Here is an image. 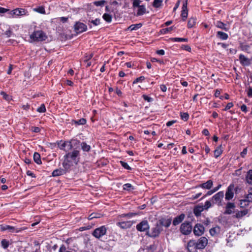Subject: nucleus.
Listing matches in <instances>:
<instances>
[{
    "mask_svg": "<svg viewBox=\"0 0 252 252\" xmlns=\"http://www.w3.org/2000/svg\"><path fill=\"white\" fill-rule=\"evenodd\" d=\"M136 228L137 230L143 232L149 229V225L147 220H142L139 223L137 224Z\"/></svg>",
    "mask_w": 252,
    "mask_h": 252,
    "instance_id": "13",
    "label": "nucleus"
},
{
    "mask_svg": "<svg viewBox=\"0 0 252 252\" xmlns=\"http://www.w3.org/2000/svg\"><path fill=\"white\" fill-rule=\"evenodd\" d=\"M160 88L161 90L163 92H165L166 91L167 88L165 85H161L160 86Z\"/></svg>",
    "mask_w": 252,
    "mask_h": 252,
    "instance_id": "62",
    "label": "nucleus"
},
{
    "mask_svg": "<svg viewBox=\"0 0 252 252\" xmlns=\"http://www.w3.org/2000/svg\"><path fill=\"white\" fill-rule=\"evenodd\" d=\"M192 230V226L190 222H184L180 227V231L184 235L189 234Z\"/></svg>",
    "mask_w": 252,
    "mask_h": 252,
    "instance_id": "9",
    "label": "nucleus"
},
{
    "mask_svg": "<svg viewBox=\"0 0 252 252\" xmlns=\"http://www.w3.org/2000/svg\"><path fill=\"white\" fill-rule=\"evenodd\" d=\"M217 36L218 38L222 40H226L228 38V37L227 33L220 31L217 32Z\"/></svg>",
    "mask_w": 252,
    "mask_h": 252,
    "instance_id": "31",
    "label": "nucleus"
},
{
    "mask_svg": "<svg viewBox=\"0 0 252 252\" xmlns=\"http://www.w3.org/2000/svg\"><path fill=\"white\" fill-rule=\"evenodd\" d=\"M204 210L203 205H198L196 206L193 210L194 215L198 217L201 215L202 212Z\"/></svg>",
    "mask_w": 252,
    "mask_h": 252,
    "instance_id": "25",
    "label": "nucleus"
},
{
    "mask_svg": "<svg viewBox=\"0 0 252 252\" xmlns=\"http://www.w3.org/2000/svg\"><path fill=\"white\" fill-rule=\"evenodd\" d=\"M216 27L225 31H227L229 30V27L227 25L220 21H217L214 23Z\"/></svg>",
    "mask_w": 252,
    "mask_h": 252,
    "instance_id": "21",
    "label": "nucleus"
},
{
    "mask_svg": "<svg viewBox=\"0 0 252 252\" xmlns=\"http://www.w3.org/2000/svg\"><path fill=\"white\" fill-rule=\"evenodd\" d=\"M145 77L144 76H140L138 78H137L133 82V84H136L139 82H142L144 80Z\"/></svg>",
    "mask_w": 252,
    "mask_h": 252,
    "instance_id": "54",
    "label": "nucleus"
},
{
    "mask_svg": "<svg viewBox=\"0 0 252 252\" xmlns=\"http://www.w3.org/2000/svg\"><path fill=\"white\" fill-rule=\"evenodd\" d=\"M162 4V0H154L153 2V6L155 8H159Z\"/></svg>",
    "mask_w": 252,
    "mask_h": 252,
    "instance_id": "35",
    "label": "nucleus"
},
{
    "mask_svg": "<svg viewBox=\"0 0 252 252\" xmlns=\"http://www.w3.org/2000/svg\"><path fill=\"white\" fill-rule=\"evenodd\" d=\"M123 189L124 190L130 191L134 189V188L130 184L127 183L123 185Z\"/></svg>",
    "mask_w": 252,
    "mask_h": 252,
    "instance_id": "37",
    "label": "nucleus"
},
{
    "mask_svg": "<svg viewBox=\"0 0 252 252\" xmlns=\"http://www.w3.org/2000/svg\"><path fill=\"white\" fill-rule=\"evenodd\" d=\"M106 232V229L104 226L95 229L93 234L96 238H100L104 235Z\"/></svg>",
    "mask_w": 252,
    "mask_h": 252,
    "instance_id": "11",
    "label": "nucleus"
},
{
    "mask_svg": "<svg viewBox=\"0 0 252 252\" xmlns=\"http://www.w3.org/2000/svg\"><path fill=\"white\" fill-rule=\"evenodd\" d=\"M7 11L9 12V10L8 9H6V8H3V7H0V13H4Z\"/></svg>",
    "mask_w": 252,
    "mask_h": 252,
    "instance_id": "61",
    "label": "nucleus"
},
{
    "mask_svg": "<svg viewBox=\"0 0 252 252\" xmlns=\"http://www.w3.org/2000/svg\"><path fill=\"white\" fill-rule=\"evenodd\" d=\"M120 163H121L122 166L123 167H124L125 169H127V170H130L131 169L130 167L128 165V164L126 162H125L123 161H121Z\"/></svg>",
    "mask_w": 252,
    "mask_h": 252,
    "instance_id": "51",
    "label": "nucleus"
},
{
    "mask_svg": "<svg viewBox=\"0 0 252 252\" xmlns=\"http://www.w3.org/2000/svg\"><path fill=\"white\" fill-rule=\"evenodd\" d=\"M159 225H160L162 228L163 226L165 227H168L171 223V219H164L162 218L158 221Z\"/></svg>",
    "mask_w": 252,
    "mask_h": 252,
    "instance_id": "18",
    "label": "nucleus"
},
{
    "mask_svg": "<svg viewBox=\"0 0 252 252\" xmlns=\"http://www.w3.org/2000/svg\"><path fill=\"white\" fill-rule=\"evenodd\" d=\"M211 203L210 201L207 200L205 202L204 205H203V207L204 210H207L211 207Z\"/></svg>",
    "mask_w": 252,
    "mask_h": 252,
    "instance_id": "49",
    "label": "nucleus"
},
{
    "mask_svg": "<svg viewBox=\"0 0 252 252\" xmlns=\"http://www.w3.org/2000/svg\"><path fill=\"white\" fill-rule=\"evenodd\" d=\"M80 146L82 150L84 152H89L90 151L91 146L85 142H83L82 143L80 142Z\"/></svg>",
    "mask_w": 252,
    "mask_h": 252,
    "instance_id": "29",
    "label": "nucleus"
},
{
    "mask_svg": "<svg viewBox=\"0 0 252 252\" xmlns=\"http://www.w3.org/2000/svg\"><path fill=\"white\" fill-rule=\"evenodd\" d=\"M63 168H60L59 169L54 170L52 173V176L53 177L61 176L65 174L66 172L69 171L70 170L68 167H66V166L64 165L63 162Z\"/></svg>",
    "mask_w": 252,
    "mask_h": 252,
    "instance_id": "7",
    "label": "nucleus"
},
{
    "mask_svg": "<svg viewBox=\"0 0 252 252\" xmlns=\"http://www.w3.org/2000/svg\"><path fill=\"white\" fill-rule=\"evenodd\" d=\"M74 122L77 125H83L86 123V120L84 118H81L78 120L74 121Z\"/></svg>",
    "mask_w": 252,
    "mask_h": 252,
    "instance_id": "39",
    "label": "nucleus"
},
{
    "mask_svg": "<svg viewBox=\"0 0 252 252\" xmlns=\"http://www.w3.org/2000/svg\"><path fill=\"white\" fill-rule=\"evenodd\" d=\"M241 50L242 51H245L248 53H250V52L249 51L250 50V47L249 45H242L241 46Z\"/></svg>",
    "mask_w": 252,
    "mask_h": 252,
    "instance_id": "48",
    "label": "nucleus"
},
{
    "mask_svg": "<svg viewBox=\"0 0 252 252\" xmlns=\"http://www.w3.org/2000/svg\"><path fill=\"white\" fill-rule=\"evenodd\" d=\"M185 215L183 214H182L180 216L176 217L174 218L173 221V224L174 225H177L179 224L180 223H181L184 219L185 218Z\"/></svg>",
    "mask_w": 252,
    "mask_h": 252,
    "instance_id": "24",
    "label": "nucleus"
},
{
    "mask_svg": "<svg viewBox=\"0 0 252 252\" xmlns=\"http://www.w3.org/2000/svg\"><path fill=\"white\" fill-rule=\"evenodd\" d=\"M115 92L118 96L121 97L122 96V92L119 88H116Z\"/></svg>",
    "mask_w": 252,
    "mask_h": 252,
    "instance_id": "59",
    "label": "nucleus"
},
{
    "mask_svg": "<svg viewBox=\"0 0 252 252\" xmlns=\"http://www.w3.org/2000/svg\"><path fill=\"white\" fill-rule=\"evenodd\" d=\"M246 181L249 185H252V170H249L246 176Z\"/></svg>",
    "mask_w": 252,
    "mask_h": 252,
    "instance_id": "27",
    "label": "nucleus"
},
{
    "mask_svg": "<svg viewBox=\"0 0 252 252\" xmlns=\"http://www.w3.org/2000/svg\"><path fill=\"white\" fill-rule=\"evenodd\" d=\"M157 53L159 55H164L165 52L163 50L161 49V50H158L157 51Z\"/></svg>",
    "mask_w": 252,
    "mask_h": 252,
    "instance_id": "63",
    "label": "nucleus"
},
{
    "mask_svg": "<svg viewBox=\"0 0 252 252\" xmlns=\"http://www.w3.org/2000/svg\"><path fill=\"white\" fill-rule=\"evenodd\" d=\"M209 231L211 235L214 236L220 233V228L217 226L210 229Z\"/></svg>",
    "mask_w": 252,
    "mask_h": 252,
    "instance_id": "30",
    "label": "nucleus"
},
{
    "mask_svg": "<svg viewBox=\"0 0 252 252\" xmlns=\"http://www.w3.org/2000/svg\"><path fill=\"white\" fill-rule=\"evenodd\" d=\"M224 197V193L222 191H220L215 194L212 197V201L213 203L218 204V205L221 206V200Z\"/></svg>",
    "mask_w": 252,
    "mask_h": 252,
    "instance_id": "8",
    "label": "nucleus"
},
{
    "mask_svg": "<svg viewBox=\"0 0 252 252\" xmlns=\"http://www.w3.org/2000/svg\"><path fill=\"white\" fill-rule=\"evenodd\" d=\"M0 94L2 96L3 98L6 100L9 101L11 99V96L8 94H7L4 92H1Z\"/></svg>",
    "mask_w": 252,
    "mask_h": 252,
    "instance_id": "46",
    "label": "nucleus"
},
{
    "mask_svg": "<svg viewBox=\"0 0 252 252\" xmlns=\"http://www.w3.org/2000/svg\"><path fill=\"white\" fill-rule=\"evenodd\" d=\"M105 3V1L103 0L94 2V4L97 6L104 5Z\"/></svg>",
    "mask_w": 252,
    "mask_h": 252,
    "instance_id": "52",
    "label": "nucleus"
},
{
    "mask_svg": "<svg viewBox=\"0 0 252 252\" xmlns=\"http://www.w3.org/2000/svg\"><path fill=\"white\" fill-rule=\"evenodd\" d=\"M33 159L35 162H36L38 164H41V158L40 155L38 153H34L33 155Z\"/></svg>",
    "mask_w": 252,
    "mask_h": 252,
    "instance_id": "32",
    "label": "nucleus"
},
{
    "mask_svg": "<svg viewBox=\"0 0 252 252\" xmlns=\"http://www.w3.org/2000/svg\"><path fill=\"white\" fill-rule=\"evenodd\" d=\"M146 12V8L144 5H141L138 7L136 15L140 16L144 14Z\"/></svg>",
    "mask_w": 252,
    "mask_h": 252,
    "instance_id": "28",
    "label": "nucleus"
},
{
    "mask_svg": "<svg viewBox=\"0 0 252 252\" xmlns=\"http://www.w3.org/2000/svg\"><path fill=\"white\" fill-rule=\"evenodd\" d=\"M196 242L197 249H201L205 247L208 243V239L205 237L200 238Z\"/></svg>",
    "mask_w": 252,
    "mask_h": 252,
    "instance_id": "15",
    "label": "nucleus"
},
{
    "mask_svg": "<svg viewBox=\"0 0 252 252\" xmlns=\"http://www.w3.org/2000/svg\"><path fill=\"white\" fill-rule=\"evenodd\" d=\"M174 42H187L188 39L185 38L175 37L171 39Z\"/></svg>",
    "mask_w": 252,
    "mask_h": 252,
    "instance_id": "40",
    "label": "nucleus"
},
{
    "mask_svg": "<svg viewBox=\"0 0 252 252\" xmlns=\"http://www.w3.org/2000/svg\"><path fill=\"white\" fill-rule=\"evenodd\" d=\"M235 207V204L232 202H227L225 207V214L230 215L233 213L232 210Z\"/></svg>",
    "mask_w": 252,
    "mask_h": 252,
    "instance_id": "19",
    "label": "nucleus"
},
{
    "mask_svg": "<svg viewBox=\"0 0 252 252\" xmlns=\"http://www.w3.org/2000/svg\"><path fill=\"white\" fill-rule=\"evenodd\" d=\"M103 18L107 22H110V15L108 13H105L103 15Z\"/></svg>",
    "mask_w": 252,
    "mask_h": 252,
    "instance_id": "53",
    "label": "nucleus"
},
{
    "mask_svg": "<svg viewBox=\"0 0 252 252\" xmlns=\"http://www.w3.org/2000/svg\"><path fill=\"white\" fill-rule=\"evenodd\" d=\"M247 94L249 97H252V89L250 88L248 91Z\"/></svg>",
    "mask_w": 252,
    "mask_h": 252,
    "instance_id": "64",
    "label": "nucleus"
},
{
    "mask_svg": "<svg viewBox=\"0 0 252 252\" xmlns=\"http://www.w3.org/2000/svg\"><path fill=\"white\" fill-rule=\"evenodd\" d=\"M204 227L201 224H196L194 227L193 233L196 236L202 235L204 232Z\"/></svg>",
    "mask_w": 252,
    "mask_h": 252,
    "instance_id": "14",
    "label": "nucleus"
},
{
    "mask_svg": "<svg viewBox=\"0 0 252 252\" xmlns=\"http://www.w3.org/2000/svg\"><path fill=\"white\" fill-rule=\"evenodd\" d=\"M196 23V19L194 18H190L188 21V27L189 28H192Z\"/></svg>",
    "mask_w": 252,
    "mask_h": 252,
    "instance_id": "36",
    "label": "nucleus"
},
{
    "mask_svg": "<svg viewBox=\"0 0 252 252\" xmlns=\"http://www.w3.org/2000/svg\"><path fill=\"white\" fill-rule=\"evenodd\" d=\"M249 205V203H248V201H246L245 199L241 200L240 202V207L241 208H244L247 206Z\"/></svg>",
    "mask_w": 252,
    "mask_h": 252,
    "instance_id": "45",
    "label": "nucleus"
},
{
    "mask_svg": "<svg viewBox=\"0 0 252 252\" xmlns=\"http://www.w3.org/2000/svg\"><path fill=\"white\" fill-rule=\"evenodd\" d=\"M181 16L182 17L184 20H185L188 16V9H187V0L183 4L182 7V10L181 13Z\"/></svg>",
    "mask_w": 252,
    "mask_h": 252,
    "instance_id": "23",
    "label": "nucleus"
},
{
    "mask_svg": "<svg viewBox=\"0 0 252 252\" xmlns=\"http://www.w3.org/2000/svg\"><path fill=\"white\" fill-rule=\"evenodd\" d=\"M187 248L189 252H193L197 249V244L195 240H190L187 244Z\"/></svg>",
    "mask_w": 252,
    "mask_h": 252,
    "instance_id": "17",
    "label": "nucleus"
},
{
    "mask_svg": "<svg viewBox=\"0 0 252 252\" xmlns=\"http://www.w3.org/2000/svg\"><path fill=\"white\" fill-rule=\"evenodd\" d=\"M46 110V107L44 104H42L37 109V111L39 113H44Z\"/></svg>",
    "mask_w": 252,
    "mask_h": 252,
    "instance_id": "43",
    "label": "nucleus"
},
{
    "mask_svg": "<svg viewBox=\"0 0 252 252\" xmlns=\"http://www.w3.org/2000/svg\"><path fill=\"white\" fill-rule=\"evenodd\" d=\"M142 26V24L141 23L131 25L128 27V30L132 31L134 30H137L140 29Z\"/></svg>",
    "mask_w": 252,
    "mask_h": 252,
    "instance_id": "33",
    "label": "nucleus"
},
{
    "mask_svg": "<svg viewBox=\"0 0 252 252\" xmlns=\"http://www.w3.org/2000/svg\"><path fill=\"white\" fill-rule=\"evenodd\" d=\"M163 230V228L159 225L157 221L155 227H153L151 231L148 232V235L151 237H156L159 235L160 232Z\"/></svg>",
    "mask_w": 252,
    "mask_h": 252,
    "instance_id": "6",
    "label": "nucleus"
},
{
    "mask_svg": "<svg viewBox=\"0 0 252 252\" xmlns=\"http://www.w3.org/2000/svg\"><path fill=\"white\" fill-rule=\"evenodd\" d=\"M172 30H173V27H171L169 28H166L162 29L160 31V32L162 34H166V33H168L169 32H170Z\"/></svg>",
    "mask_w": 252,
    "mask_h": 252,
    "instance_id": "47",
    "label": "nucleus"
},
{
    "mask_svg": "<svg viewBox=\"0 0 252 252\" xmlns=\"http://www.w3.org/2000/svg\"><path fill=\"white\" fill-rule=\"evenodd\" d=\"M80 151L74 149L72 151L67 153L64 156L63 163L66 167L70 169L74 164H77L80 160Z\"/></svg>",
    "mask_w": 252,
    "mask_h": 252,
    "instance_id": "1",
    "label": "nucleus"
},
{
    "mask_svg": "<svg viewBox=\"0 0 252 252\" xmlns=\"http://www.w3.org/2000/svg\"><path fill=\"white\" fill-rule=\"evenodd\" d=\"M234 186L233 185H230L228 187L225 195V199L226 200H231L234 196Z\"/></svg>",
    "mask_w": 252,
    "mask_h": 252,
    "instance_id": "12",
    "label": "nucleus"
},
{
    "mask_svg": "<svg viewBox=\"0 0 252 252\" xmlns=\"http://www.w3.org/2000/svg\"><path fill=\"white\" fill-rule=\"evenodd\" d=\"M239 60L240 63L243 66H249L251 64V60L243 54H240L239 56Z\"/></svg>",
    "mask_w": 252,
    "mask_h": 252,
    "instance_id": "16",
    "label": "nucleus"
},
{
    "mask_svg": "<svg viewBox=\"0 0 252 252\" xmlns=\"http://www.w3.org/2000/svg\"><path fill=\"white\" fill-rule=\"evenodd\" d=\"M213 185V181L211 180H209L206 182L200 184L197 187L201 188L206 189H210Z\"/></svg>",
    "mask_w": 252,
    "mask_h": 252,
    "instance_id": "20",
    "label": "nucleus"
},
{
    "mask_svg": "<svg viewBox=\"0 0 252 252\" xmlns=\"http://www.w3.org/2000/svg\"><path fill=\"white\" fill-rule=\"evenodd\" d=\"M58 146L61 150L66 152H70L72 149H77L80 148V141L77 139H71L70 140L62 141L58 143Z\"/></svg>",
    "mask_w": 252,
    "mask_h": 252,
    "instance_id": "2",
    "label": "nucleus"
},
{
    "mask_svg": "<svg viewBox=\"0 0 252 252\" xmlns=\"http://www.w3.org/2000/svg\"><path fill=\"white\" fill-rule=\"evenodd\" d=\"M235 212L236 213L235 215H234V217L237 219H241L248 213V210L244 209L242 211H237Z\"/></svg>",
    "mask_w": 252,
    "mask_h": 252,
    "instance_id": "22",
    "label": "nucleus"
},
{
    "mask_svg": "<svg viewBox=\"0 0 252 252\" xmlns=\"http://www.w3.org/2000/svg\"><path fill=\"white\" fill-rule=\"evenodd\" d=\"M1 245L3 248L6 249L8 247L9 243L8 241L3 239L1 242Z\"/></svg>",
    "mask_w": 252,
    "mask_h": 252,
    "instance_id": "42",
    "label": "nucleus"
},
{
    "mask_svg": "<svg viewBox=\"0 0 252 252\" xmlns=\"http://www.w3.org/2000/svg\"><path fill=\"white\" fill-rule=\"evenodd\" d=\"M30 42H41L45 41L47 38L46 34L41 30L34 31L30 35Z\"/></svg>",
    "mask_w": 252,
    "mask_h": 252,
    "instance_id": "3",
    "label": "nucleus"
},
{
    "mask_svg": "<svg viewBox=\"0 0 252 252\" xmlns=\"http://www.w3.org/2000/svg\"><path fill=\"white\" fill-rule=\"evenodd\" d=\"M8 14L11 17H18L28 15V11L24 8H16L9 11Z\"/></svg>",
    "mask_w": 252,
    "mask_h": 252,
    "instance_id": "4",
    "label": "nucleus"
},
{
    "mask_svg": "<svg viewBox=\"0 0 252 252\" xmlns=\"http://www.w3.org/2000/svg\"><path fill=\"white\" fill-rule=\"evenodd\" d=\"M99 217L95 213H92L88 217V219L91 220L94 218H97Z\"/></svg>",
    "mask_w": 252,
    "mask_h": 252,
    "instance_id": "56",
    "label": "nucleus"
},
{
    "mask_svg": "<svg viewBox=\"0 0 252 252\" xmlns=\"http://www.w3.org/2000/svg\"><path fill=\"white\" fill-rule=\"evenodd\" d=\"M74 31L77 33H82L87 30V26L84 23L77 22L74 26Z\"/></svg>",
    "mask_w": 252,
    "mask_h": 252,
    "instance_id": "10",
    "label": "nucleus"
},
{
    "mask_svg": "<svg viewBox=\"0 0 252 252\" xmlns=\"http://www.w3.org/2000/svg\"><path fill=\"white\" fill-rule=\"evenodd\" d=\"M222 152V150L221 149V146L220 145V146L218 147L214 151V156L216 158L219 157Z\"/></svg>",
    "mask_w": 252,
    "mask_h": 252,
    "instance_id": "34",
    "label": "nucleus"
},
{
    "mask_svg": "<svg viewBox=\"0 0 252 252\" xmlns=\"http://www.w3.org/2000/svg\"><path fill=\"white\" fill-rule=\"evenodd\" d=\"M0 227L1 230H8V231L10 233H19L23 230H26L27 229V227H26L18 228L8 225H1Z\"/></svg>",
    "mask_w": 252,
    "mask_h": 252,
    "instance_id": "5",
    "label": "nucleus"
},
{
    "mask_svg": "<svg viewBox=\"0 0 252 252\" xmlns=\"http://www.w3.org/2000/svg\"><path fill=\"white\" fill-rule=\"evenodd\" d=\"M117 224L120 227L123 229H126L127 228L130 227L131 225V223L130 221H123L117 222Z\"/></svg>",
    "mask_w": 252,
    "mask_h": 252,
    "instance_id": "26",
    "label": "nucleus"
},
{
    "mask_svg": "<svg viewBox=\"0 0 252 252\" xmlns=\"http://www.w3.org/2000/svg\"><path fill=\"white\" fill-rule=\"evenodd\" d=\"M233 106V104L232 102L228 103L226 106H225V108H224V110L227 111L230 109L231 107H232Z\"/></svg>",
    "mask_w": 252,
    "mask_h": 252,
    "instance_id": "57",
    "label": "nucleus"
},
{
    "mask_svg": "<svg viewBox=\"0 0 252 252\" xmlns=\"http://www.w3.org/2000/svg\"><path fill=\"white\" fill-rule=\"evenodd\" d=\"M247 153V149L245 148L243 150V151L241 153V156L242 157L244 158Z\"/></svg>",
    "mask_w": 252,
    "mask_h": 252,
    "instance_id": "60",
    "label": "nucleus"
},
{
    "mask_svg": "<svg viewBox=\"0 0 252 252\" xmlns=\"http://www.w3.org/2000/svg\"><path fill=\"white\" fill-rule=\"evenodd\" d=\"M181 117L183 120L187 121L189 119V115L187 113H181Z\"/></svg>",
    "mask_w": 252,
    "mask_h": 252,
    "instance_id": "44",
    "label": "nucleus"
},
{
    "mask_svg": "<svg viewBox=\"0 0 252 252\" xmlns=\"http://www.w3.org/2000/svg\"><path fill=\"white\" fill-rule=\"evenodd\" d=\"M141 2V1L140 0H133V6L134 8L135 7H138L139 6H141V5H140V3Z\"/></svg>",
    "mask_w": 252,
    "mask_h": 252,
    "instance_id": "50",
    "label": "nucleus"
},
{
    "mask_svg": "<svg viewBox=\"0 0 252 252\" xmlns=\"http://www.w3.org/2000/svg\"><path fill=\"white\" fill-rule=\"evenodd\" d=\"M33 10L34 11H36V12L41 13V14H45V9L43 6H39L38 7L34 8L33 9Z\"/></svg>",
    "mask_w": 252,
    "mask_h": 252,
    "instance_id": "38",
    "label": "nucleus"
},
{
    "mask_svg": "<svg viewBox=\"0 0 252 252\" xmlns=\"http://www.w3.org/2000/svg\"><path fill=\"white\" fill-rule=\"evenodd\" d=\"M31 129L32 131L35 132V133L39 132L40 131V128L39 127H37V126H32L31 127Z\"/></svg>",
    "mask_w": 252,
    "mask_h": 252,
    "instance_id": "55",
    "label": "nucleus"
},
{
    "mask_svg": "<svg viewBox=\"0 0 252 252\" xmlns=\"http://www.w3.org/2000/svg\"><path fill=\"white\" fill-rule=\"evenodd\" d=\"M248 203L252 202V189L249 191V194L247 196V199H246Z\"/></svg>",
    "mask_w": 252,
    "mask_h": 252,
    "instance_id": "41",
    "label": "nucleus"
},
{
    "mask_svg": "<svg viewBox=\"0 0 252 252\" xmlns=\"http://www.w3.org/2000/svg\"><path fill=\"white\" fill-rule=\"evenodd\" d=\"M91 23H93L94 26H97L99 24L100 20L99 19H95L94 20H92Z\"/></svg>",
    "mask_w": 252,
    "mask_h": 252,
    "instance_id": "58",
    "label": "nucleus"
}]
</instances>
